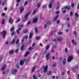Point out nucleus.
<instances>
[{
	"label": "nucleus",
	"mask_w": 79,
	"mask_h": 79,
	"mask_svg": "<svg viewBox=\"0 0 79 79\" xmlns=\"http://www.w3.org/2000/svg\"><path fill=\"white\" fill-rule=\"evenodd\" d=\"M31 12H30L29 13H27L24 16V21H27L28 19V17L29 15V14L31 15Z\"/></svg>",
	"instance_id": "nucleus-1"
},
{
	"label": "nucleus",
	"mask_w": 79,
	"mask_h": 79,
	"mask_svg": "<svg viewBox=\"0 0 79 79\" xmlns=\"http://www.w3.org/2000/svg\"><path fill=\"white\" fill-rule=\"evenodd\" d=\"M32 36H33L32 33H30L29 35V40L28 42H27L28 44H31V38L32 37Z\"/></svg>",
	"instance_id": "nucleus-2"
},
{
	"label": "nucleus",
	"mask_w": 79,
	"mask_h": 79,
	"mask_svg": "<svg viewBox=\"0 0 79 79\" xmlns=\"http://www.w3.org/2000/svg\"><path fill=\"white\" fill-rule=\"evenodd\" d=\"M73 56H69L67 58V61L68 62H70L73 59Z\"/></svg>",
	"instance_id": "nucleus-3"
},
{
	"label": "nucleus",
	"mask_w": 79,
	"mask_h": 79,
	"mask_svg": "<svg viewBox=\"0 0 79 79\" xmlns=\"http://www.w3.org/2000/svg\"><path fill=\"white\" fill-rule=\"evenodd\" d=\"M1 34H2L3 39H5V35H6V30H4L2 31V32H1Z\"/></svg>",
	"instance_id": "nucleus-4"
},
{
	"label": "nucleus",
	"mask_w": 79,
	"mask_h": 79,
	"mask_svg": "<svg viewBox=\"0 0 79 79\" xmlns=\"http://www.w3.org/2000/svg\"><path fill=\"white\" fill-rule=\"evenodd\" d=\"M54 2V0H52L49 2V4L48 5V7L49 8H52V5Z\"/></svg>",
	"instance_id": "nucleus-5"
},
{
	"label": "nucleus",
	"mask_w": 79,
	"mask_h": 79,
	"mask_svg": "<svg viewBox=\"0 0 79 79\" xmlns=\"http://www.w3.org/2000/svg\"><path fill=\"white\" fill-rule=\"evenodd\" d=\"M25 61V59H24L23 60H20L19 62L20 65V66H23V64L24 63V62Z\"/></svg>",
	"instance_id": "nucleus-6"
},
{
	"label": "nucleus",
	"mask_w": 79,
	"mask_h": 79,
	"mask_svg": "<svg viewBox=\"0 0 79 79\" xmlns=\"http://www.w3.org/2000/svg\"><path fill=\"white\" fill-rule=\"evenodd\" d=\"M16 73H17V70L16 69L13 70L12 71V74L14 75H15V74H16Z\"/></svg>",
	"instance_id": "nucleus-7"
},
{
	"label": "nucleus",
	"mask_w": 79,
	"mask_h": 79,
	"mask_svg": "<svg viewBox=\"0 0 79 79\" xmlns=\"http://www.w3.org/2000/svg\"><path fill=\"white\" fill-rule=\"evenodd\" d=\"M38 20V19L37 18H35L33 20V23H36L37 22Z\"/></svg>",
	"instance_id": "nucleus-8"
},
{
	"label": "nucleus",
	"mask_w": 79,
	"mask_h": 79,
	"mask_svg": "<svg viewBox=\"0 0 79 79\" xmlns=\"http://www.w3.org/2000/svg\"><path fill=\"white\" fill-rule=\"evenodd\" d=\"M12 20V18H10L9 20V23H10V24H12L13 23V21H11Z\"/></svg>",
	"instance_id": "nucleus-9"
},
{
	"label": "nucleus",
	"mask_w": 79,
	"mask_h": 79,
	"mask_svg": "<svg viewBox=\"0 0 79 79\" xmlns=\"http://www.w3.org/2000/svg\"><path fill=\"white\" fill-rule=\"evenodd\" d=\"M50 56V53H48L46 55V58H47V60H48L50 59V57H48Z\"/></svg>",
	"instance_id": "nucleus-10"
},
{
	"label": "nucleus",
	"mask_w": 79,
	"mask_h": 79,
	"mask_svg": "<svg viewBox=\"0 0 79 79\" xmlns=\"http://www.w3.org/2000/svg\"><path fill=\"white\" fill-rule=\"evenodd\" d=\"M66 63V60L65 58H64L63 60V65H64Z\"/></svg>",
	"instance_id": "nucleus-11"
},
{
	"label": "nucleus",
	"mask_w": 79,
	"mask_h": 79,
	"mask_svg": "<svg viewBox=\"0 0 79 79\" xmlns=\"http://www.w3.org/2000/svg\"><path fill=\"white\" fill-rule=\"evenodd\" d=\"M20 13H22L24 11V7L22 6L20 9Z\"/></svg>",
	"instance_id": "nucleus-12"
},
{
	"label": "nucleus",
	"mask_w": 79,
	"mask_h": 79,
	"mask_svg": "<svg viewBox=\"0 0 79 79\" xmlns=\"http://www.w3.org/2000/svg\"><path fill=\"white\" fill-rule=\"evenodd\" d=\"M37 9H35L33 11L32 15H34L35 14V13H36V12H37Z\"/></svg>",
	"instance_id": "nucleus-13"
},
{
	"label": "nucleus",
	"mask_w": 79,
	"mask_h": 79,
	"mask_svg": "<svg viewBox=\"0 0 79 79\" xmlns=\"http://www.w3.org/2000/svg\"><path fill=\"white\" fill-rule=\"evenodd\" d=\"M72 44H74V45H76L77 43L76 42H74V40H72L71 41Z\"/></svg>",
	"instance_id": "nucleus-14"
},
{
	"label": "nucleus",
	"mask_w": 79,
	"mask_h": 79,
	"mask_svg": "<svg viewBox=\"0 0 79 79\" xmlns=\"http://www.w3.org/2000/svg\"><path fill=\"white\" fill-rule=\"evenodd\" d=\"M24 44H23L22 45L20 49L21 51H22L24 50Z\"/></svg>",
	"instance_id": "nucleus-15"
},
{
	"label": "nucleus",
	"mask_w": 79,
	"mask_h": 79,
	"mask_svg": "<svg viewBox=\"0 0 79 79\" xmlns=\"http://www.w3.org/2000/svg\"><path fill=\"white\" fill-rule=\"evenodd\" d=\"M35 33L37 34V33H38V29H37V27H36L35 28Z\"/></svg>",
	"instance_id": "nucleus-16"
},
{
	"label": "nucleus",
	"mask_w": 79,
	"mask_h": 79,
	"mask_svg": "<svg viewBox=\"0 0 79 79\" xmlns=\"http://www.w3.org/2000/svg\"><path fill=\"white\" fill-rule=\"evenodd\" d=\"M40 39V36H37L36 37L35 39L36 40H39Z\"/></svg>",
	"instance_id": "nucleus-17"
},
{
	"label": "nucleus",
	"mask_w": 79,
	"mask_h": 79,
	"mask_svg": "<svg viewBox=\"0 0 79 79\" xmlns=\"http://www.w3.org/2000/svg\"><path fill=\"white\" fill-rule=\"evenodd\" d=\"M15 43V39H14L12 40V42H11V45H13V44H14Z\"/></svg>",
	"instance_id": "nucleus-18"
},
{
	"label": "nucleus",
	"mask_w": 79,
	"mask_h": 79,
	"mask_svg": "<svg viewBox=\"0 0 79 79\" xmlns=\"http://www.w3.org/2000/svg\"><path fill=\"white\" fill-rule=\"evenodd\" d=\"M58 15H56L55 17V18H54V19H53V21H56V19H58Z\"/></svg>",
	"instance_id": "nucleus-19"
},
{
	"label": "nucleus",
	"mask_w": 79,
	"mask_h": 79,
	"mask_svg": "<svg viewBox=\"0 0 79 79\" xmlns=\"http://www.w3.org/2000/svg\"><path fill=\"white\" fill-rule=\"evenodd\" d=\"M28 31V30L27 29H24L23 31V33H26L27 32V31Z\"/></svg>",
	"instance_id": "nucleus-20"
},
{
	"label": "nucleus",
	"mask_w": 79,
	"mask_h": 79,
	"mask_svg": "<svg viewBox=\"0 0 79 79\" xmlns=\"http://www.w3.org/2000/svg\"><path fill=\"white\" fill-rule=\"evenodd\" d=\"M14 53V50H12L9 52V54H12V53Z\"/></svg>",
	"instance_id": "nucleus-21"
},
{
	"label": "nucleus",
	"mask_w": 79,
	"mask_h": 79,
	"mask_svg": "<svg viewBox=\"0 0 79 79\" xmlns=\"http://www.w3.org/2000/svg\"><path fill=\"white\" fill-rule=\"evenodd\" d=\"M5 19L3 18L2 19V24H4L5 23Z\"/></svg>",
	"instance_id": "nucleus-22"
},
{
	"label": "nucleus",
	"mask_w": 79,
	"mask_h": 79,
	"mask_svg": "<svg viewBox=\"0 0 79 79\" xmlns=\"http://www.w3.org/2000/svg\"><path fill=\"white\" fill-rule=\"evenodd\" d=\"M15 34H16V32L15 31H13L12 33H11V35L12 36H13Z\"/></svg>",
	"instance_id": "nucleus-23"
},
{
	"label": "nucleus",
	"mask_w": 79,
	"mask_h": 79,
	"mask_svg": "<svg viewBox=\"0 0 79 79\" xmlns=\"http://www.w3.org/2000/svg\"><path fill=\"white\" fill-rule=\"evenodd\" d=\"M6 68V65L4 64L1 69H5Z\"/></svg>",
	"instance_id": "nucleus-24"
},
{
	"label": "nucleus",
	"mask_w": 79,
	"mask_h": 79,
	"mask_svg": "<svg viewBox=\"0 0 79 79\" xmlns=\"http://www.w3.org/2000/svg\"><path fill=\"white\" fill-rule=\"evenodd\" d=\"M29 52H27L24 55V56H27V55H29Z\"/></svg>",
	"instance_id": "nucleus-25"
},
{
	"label": "nucleus",
	"mask_w": 79,
	"mask_h": 79,
	"mask_svg": "<svg viewBox=\"0 0 79 79\" xmlns=\"http://www.w3.org/2000/svg\"><path fill=\"white\" fill-rule=\"evenodd\" d=\"M49 48H50V45H47V47L46 48V50H48L49 49Z\"/></svg>",
	"instance_id": "nucleus-26"
},
{
	"label": "nucleus",
	"mask_w": 79,
	"mask_h": 79,
	"mask_svg": "<svg viewBox=\"0 0 79 79\" xmlns=\"http://www.w3.org/2000/svg\"><path fill=\"white\" fill-rule=\"evenodd\" d=\"M52 47L56 49L57 48V46L56 44H55L54 45L52 46Z\"/></svg>",
	"instance_id": "nucleus-27"
},
{
	"label": "nucleus",
	"mask_w": 79,
	"mask_h": 79,
	"mask_svg": "<svg viewBox=\"0 0 79 79\" xmlns=\"http://www.w3.org/2000/svg\"><path fill=\"white\" fill-rule=\"evenodd\" d=\"M14 29H15V27H12L10 29L11 32H12V31H13Z\"/></svg>",
	"instance_id": "nucleus-28"
},
{
	"label": "nucleus",
	"mask_w": 79,
	"mask_h": 79,
	"mask_svg": "<svg viewBox=\"0 0 79 79\" xmlns=\"http://www.w3.org/2000/svg\"><path fill=\"white\" fill-rule=\"evenodd\" d=\"M60 6H57L56 7V10H58L59 9H60Z\"/></svg>",
	"instance_id": "nucleus-29"
},
{
	"label": "nucleus",
	"mask_w": 79,
	"mask_h": 79,
	"mask_svg": "<svg viewBox=\"0 0 79 79\" xmlns=\"http://www.w3.org/2000/svg\"><path fill=\"white\" fill-rule=\"evenodd\" d=\"M33 48L32 47H31L29 48L28 49V50H33Z\"/></svg>",
	"instance_id": "nucleus-30"
},
{
	"label": "nucleus",
	"mask_w": 79,
	"mask_h": 79,
	"mask_svg": "<svg viewBox=\"0 0 79 79\" xmlns=\"http://www.w3.org/2000/svg\"><path fill=\"white\" fill-rule=\"evenodd\" d=\"M19 51V50H18V49H16L15 51V53H18Z\"/></svg>",
	"instance_id": "nucleus-31"
},
{
	"label": "nucleus",
	"mask_w": 79,
	"mask_h": 79,
	"mask_svg": "<svg viewBox=\"0 0 79 79\" xmlns=\"http://www.w3.org/2000/svg\"><path fill=\"white\" fill-rule=\"evenodd\" d=\"M16 66L17 68L18 69H19V63H18L17 64H16Z\"/></svg>",
	"instance_id": "nucleus-32"
},
{
	"label": "nucleus",
	"mask_w": 79,
	"mask_h": 79,
	"mask_svg": "<svg viewBox=\"0 0 79 79\" xmlns=\"http://www.w3.org/2000/svg\"><path fill=\"white\" fill-rule=\"evenodd\" d=\"M75 16L77 18H78L79 17V15H78V14L77 13H76L75 14Z\"/></svg>",
	"instance_id": "nucleus-33"
},
{
	"label": "nucleus",
	"mask_w": 79,
	"mask_h": 79,
	"mask_svg": "<svg viewBox=\"0 0 79 79\" xmlns=\"http://www.w3.org/2000/svg\"><path fill=\"white\" fill-rule=\"evenodd\" d=\"M65 53H68V48H67V47H66L65 48Z\"/></svg>",
	"instance_id": "nucleus-34"
},
{
	"label": "nucleus",
	"mask_w": 79,
	"mask_h": 79,
	"mask_svg": "<svg viewBox=\"0 0 79 79\" xmlns=\"http://www.w3.org/2000/svg\"><path fill=\"white\" fill-rule=\"evenodd\" d=\"M46 23L47 24H51V22L50 21H48Z\"/></svg>",
	"instance_id": "nucleus-35"
},
{
	"label": "nucleus",
	"mask_w": 79,
	"mask_h": 79,
	"mask_svg": "<svg viewBox=\"0 0 79 79\" xmlns=\"http://www.w3.org/2000/svg\"><path fill=\"white\" fill-rule=\"evenodd\" d=\"M51 71H49L48 72V75L49 76V75H50L51 74Z\"/></svg>",
	"instance_id": "nucleus-36"
},
{
	"label": "nucleus",
	"mask_w": 79,
	"mask_h": 79,
	"mask_svg": "<svg viewBox=\"0 0 79 79\" xmlns=\"http://www.w3.org/2000/svg\"><path fill=\"white\" fill-rule=\"evenodd\" d=\"M31 23V21H29V22H27V25H29V24H30Z\"/></svg>",
	"instance_id": "nucleus-37"
},
{
	"label": "nucleus",
	"mask_w": 79,
	"mask_h": 79,
	"mask_svg": "<svg viewBox=\"0 0 79 79\" xmlns=\"http://www.w3.org/2000/svg\"><path fill=\"white\" fill-rule=\"evenodd\" d=\"M48 69V66L47 65H46L45 67H44V69Z\"/></svg>",
	"instance_id": "nucleus-38"
},
{
	"label": "nucleus",
	"mask_w": 79,
	"mask_h": 79,
	"mask_svg": "<svg viewBox=\"0 0 79 79\" xmlns=\"http://www.w3.org/2000/svg\"><path fill=\"white\" fill-rule=\"evenodd\" d=\"M62 34H63V33L61 31H60V32H58V35H61Z\"/></svg>",
	"instance_id": "nucleus-39"
},
{
	"label": "nucleus",
	"mask_w": 79,
	"mask_h": 79,
	"mask_svg": "<svg viewBox=\"0 0 79 79\" xmlns=\"http://www.w3.org/2000/svg\"><path fill=\"white\" fill-rule=\"evenodd\" d=\"M37 6L38 8L40 7V3H38L37 5Z\"/></svg>",
	"instance_id": "nucleus-40"
},
{
	"label": "nucleus",
	"mask_w": 79,
	"mask_h": 79,
	"mask_svg": "<svg viewBox=\"0 0 79 79\" xmlns=\"http://www.w3.org/2000/svg\"><path fill=\"white\" fill-rule=\"evenodd\" d=\"M3 59V56H1V57H0V61H1Z\"/></svg>",
	"instance_id": "nucleus-41"
},
{
	"label": "nucleus",
	"mask_w": 79,
	"mask_h": 79,
	"mask_svg": "<svg viewBox=\"0 0 79 79\" xmlns=\"http://www.w3.org/2000/svg\"><path fill=\"white\" fill-rule=\"evenodd\" d=\"M46 6H47L46 4L43 6L42 7V8H43V9H44V8H45V7H46Z\"/></svg>",
	"instance_id": "nucleus-42"
},
{
	"label": "nucleus",
	"mask_w": 79,
	"mask_h": 79,
	"mask_svg": "<svg viewBox=\"0 0 79 79\" xmlns=\"http://www.w3.org/2000/svg\"><path fill=\"white\" fill-rule=\"evenodd\" d=\"M20 20H21L20 19H18L17 20L16 22V23H19L20 21Z\"/></svg>",
	"instance_id": "nucleus-43"
},
{
	"label": "nucleus",
	"mask_w": 79,
	"mask_h": 79,
	"mask_svg": "<svg viewBox=\"0 0 79 79\" xmlns=\"http://www.w3.org/2000/svg\"><path fill=\"white\" fill-rule=\"evenodd\" d=\"M74 3H72V8H74Z\"/></svg>",
	"instance_id": "nucleus-44"
},
{
	"label": "nucleus",
	"mask_w": 79,
	"mask_h": 79,
	"mask_svg": "<svg viewBox=\"0 0 79 79\" xmlns=\"http://www.w3.org/2000/svg\"><path fill=\"white\" fill-rule=\"evenodd\" d=\"M60 21L59 20H58L56 22V23L57 24H58L60 23Z\"/></svg>",
	"instance_id": "nucleus-45"
},
{
	"label": "nucleus",
	"mask_w": 79,
	"mask_h": 79,
	"mask_svg": "<svg viewBox=\"0 0 79 79\" xmlns=\"http://www.w3.org/2000/svg\"><path fill=\"white\" fill-rule=\"evenodd\" d=\"M19 40H18L17 41H16V44H19Z\"/></svg>",
	"instance_id": "nucleus-46"
},
{
	"label": "nucleus",
	"mask_w": 79,
	"mask_h": 79,
	"mask_svg": "<svg viewBox=\"0 0 79 79\" xmlns=\"http://www.w3.org/2000/svg\"><path fill=\"white\" fill-rule=\"evenodd\" d=\"M73 11H71L70 13V15L71 16H73Z\"/></svg>",
	"instance_id": "nucleus-47"
},
{
	"label": "nucleus",
	"mask_w": 79,
	"mask_h": 79,
	"mask_svg": "<svg viewBox=\"0 0 79 79\" xmlns=\"http://www.w3.org/2000/svg\"><path fill=\"white\" fill-rule=\"evenodd\" d=\"M54 39L53 38H52V42H56V39H54Z\"/></svg>",
	"instance_id": "nucleus-48"
},
{
	"label": "nucleus",
	"mask_w": 79,
	"mask_h": 79,
	"mask_svg": "<svg viewBox=\"0 0 79 79\" xmlns=\"http://www.w3.org/2000/svg\"><path fill=\"white\" fill-rule=\"evenodd\" d=\"M47 27V25L45 24L44 25V27L45 29H46Z\"/></svg>",
	"instance_id": "nucleus-49"
},
{
	"label": "nucleus",
	"mask_w": 79,
	"mask_h": 79,
	"mask_svg": "<svg viewBox=\"0 0 79 79\" xmlns=\"http://www.w3.org/2000/svg\"><path fill=\"white\" fill-rule=\"evenodd\" d=\"M25 38L26 39H27V38H28V36L27 35H26L25 36Z\"/></svg>",
	"instance_id": "nucleus-50"
},
{
	"label": "nucleus",
	"mask_w": 79,
	"mask_h": 79,
	"mask_svg": "<svg viewBox=\"0 0 79 79\" xmlns=\"http://www.w3.org/2000/svg\"><path fill=\"white\" fill-rule=\"evenodd\" d=\"M27 1H26L25 2L24 4V5L25 6L26 5H27Z\"/></svg>",
	"instance_id": "nucleus-51"
},
{
	"label": "nucleus",
	"mask_w": 79,
	"mask_h": 79,
	"mask_svg": "<svg viewBox=\"0 0 79 79\" xmlns=\"http://www.w3.org/2000/svg\"><path fill=\"white\" fill-rule=\"evenodd\" d=\"M16 32H17V33L18 34H19V31L16 30Z\"/></svg>",
	"instance_id": "nucleus-52"
},
{
	"label": "nucleus",
	"mask_w": 79,
	"mask_h": 79,
	"mask_svg": "<svg viewBox=\"0 0 79 79\" xmlns=\"http://www.w3.org/2000/svg\"><path fill=\"white\" fill-rule=\"evenodd\" d=\"M68 6H65L64 8V9H66V10H67V9H68Z\"/></svg>",
	"instance_id": "nucleus-53"
},
{
	"label": "nucleus",
	"mask_w": 79,
	"mask_h": 79,
	"mask_svg": "<svg viewBox=\"0 0 79 79\" xmlns=\"http://www.w3.org/2000/svg\"><path fill=\"white\" fill-rule=\"evenodd\" d=\"M33 78L34 79H36V77H35V75H34L33 76Z\"/></svg>",
	"instance_id": "nucleus-54"
},
{
	"label": "nucleus",
	"mask_w": 79,
	"mask_h": 79,
	"mask_svg": "<svg viewBox=\"0 0 79 79\" xmlns=\"http://www.w3.org/2000/svg\"><path fill=\"white\" fill-rule=\"evenodd\" d=\"M6 14L5 13H3L2 14V16H5V15Z\"/></svg>",
	"instance_id": "nucleus-55"
},
{
	"label": "nucleus",
	"mask_w": 79,
	"mask_h": 79,
	"mask_svg": "<svg viewBox=\"0 0 79 79\" xmlns=\"http://www.w3.org/2000/svg\"><path fill=\"white\" fill-rule=\"evenodd\" d=\"M66 10H64L63 11V13H66Z\"/></svg>",
	"instance_id": "nucleus-56"
},
{
	"label": "nucleus",
	"mask_w": 79,
	"mask_h": 79,
	"mask_svg": "<svg viewBox=\"0 0 79 79\" xmlns=\"http://www.w3.org/2000/svg\"><path fill=\"white\" fill-rule=\"evenodd\" d=\"M57 39L58 41V42H60L61 41L60 39L58 38H57Z\"/></svg>",
	"instance_id": "nucleus-57"
},
{
	"label": "nucleus",
	"mask_w": 79,
	"mask_h": 79,
	"mask_svg": "<svg viewBox=\"0 0 79 79\" xmlns=\"http://www.w3.org/2000/svg\"><path fill=\"white\" fill-rule=\"evenodd\" d=\"M47 69H45L44 70V73H47Z\"/></svg>",
	"instance_id": "nucleus-58"
},
{
	"label": "nucleus",
	"mask_w": 79,
	"mask_h": 79,
	"mask_svg": "<svg viewBox=\"0 0 79 79\" xmlns=\"http://www.w3.org/2000/svg\"><path fill=\"white\" fill-rule=\"evenodd\" d=\"M59 13H60V12L59 11H57V12H56V15H58V14H59Z\"/></svg>",
	"instance_id": "nucleus-59"
},
{
	"label": "nucleus",
	"mask_w": 79,
	"mask_h": 79,
	"mask_svg": "<svg viewBox=\"0 0 79 79\" xmlns=\"http://www.w3.org/2000/svg\"><path fill=\"white\" fill-rule=\"evenodd\" d=\"M5 2H3L2 3V6H4V5H5Z\"/></svg>",
	"instance_id": "nucleus-60"
},
{
	"label": "nucleus",
	"mask_w": 79,
	"mask_h": 79,
	"mask_svg": "<svg viewBox=\"0 0 79 79\" xmlns=\"http://www.w3.org/2000/svg\"><path fill=\"white\" fill-rule=\"evenodd\" d=\"M23 25H20L19 27H20L22 28V27H23Z\"/></svg>",
	"instance_id": "nucleus-61"
},
{
	"label": "nucleus",
	"mask_w": 79,
	"mask_h": 79,
	"mask_svg": "<svg viewBox=\"0 0 79 79\" xmlns=\"http://www.w3.org/2000/svg\"><path fill=\"white\" fill-rule=\"evenodd\" d=\"M67 9L68 10H70V6H68Z\"/></svg>",
	"instance_id": "nucleus-62"
},
{
	"label": "nucleus",
	"mask_w": 79,
	"mask_h": 79,
	"mask_svg": "<svg viewBox=\"0 0 79 79\" xmlns=\"http://www.w3.org/2000/svg\"><path fill=\"white\" fill-rule=\"evenodd\" d=\"M35 69V66H34L32 69Z\"/></svg>",
	"instance_id": "nucleus-63"
},
{
	"label": "nucleus",
	"mask_w": 79,
	"mask_h": 79,
	"mask_svg": "<svg viewBox=\"0 0 79 79\" xmlns=\"http://www.w3.org/2000/svg\"><path fill=\"white\" fill-rule=\"evenodd\" d=\"M77 79H79V73L77 75Z\"/></svg>",
	"instance_id": "nucleus-64"
}]
</instances>
